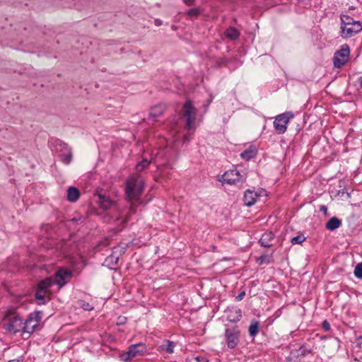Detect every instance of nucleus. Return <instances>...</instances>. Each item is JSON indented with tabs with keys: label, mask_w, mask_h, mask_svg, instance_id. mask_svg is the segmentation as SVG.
I'll return each instance as SVG.
<instances>
[{
	"label": "nucleus",
	"mask_w": 362,
	"mask_h": 362,
	"mask_svg": "<svg viewBox=\"0 0 362 362\" xmlns=\"http://www.w3.org/2000/svg\"><path fill=\"white\" fill-rule=\"evenodd\" d=\"M225 35L229 39L235 40L239 37L240 32L236 28L230 27L226 30Z\"/></svg>",
	"instance_id": "aec40b11"
},
{
	"label": "nucleus",
	"mask_w": 362,
	"mask_h": 362,
	"mask_svg": "<svg viewBox=\"0 0 362 362\" xmlns=\"http://www.w3.org/2000/svg\"><path fill=\"white\" fill-rule=\"evenodd\" d=\"M72 276V271L68 270L66 268H60L55 273V284H57L59 288H62L67 283Z\"/></svg>",
	"instance_id": "9d476101"
},
{
	"label": "nucleus",
	"mask_w": 362,
	"mask_h": 362,
	"mask_svg": "<svg viewBox=\"0 0 362 362\" xmlns=\"http://www.w3.org/2000/svg\"><path fill=\"white\" fill-rule=\"evenodd\" d=\"M9 362H15V361H9Z\"/></svg>",
	"instance_id": "79ce46f5"
},
{
	"label": "nucleus",
	"mask_w": 362,
	"mask_h": 362,
	"mask_svg": "<svg viewBox=\"0 0 362 362\" xmlns=\"http://www.w3.org/2000/svg\"><path fill=\"white\" fill-rule=\"evenodd\" d=\"M201 13V10L199 8H194L187 11V15L191 17L198 16Z\"/></svg>",
	"instance_id": "7c9ffc66"
},
{
	"label": "nucleus",
	"mask_w": 362,
	"mask_h": 362,
	"mask_svg": "<svg viewBox=\"0 0 362 362\" xmlns=\"http://www.w3.org/2000/svg\"><path fill=\"white\" fill-rule=\"evenodd\" d=\"M175 347V344L170 341H165L164 344L160 345V348L161 350L166 351L168 354L173 353V349Z\"/></svg>",
	"instance_id": "4be33fe9"
},
{
	"label": "nucleus",
	"mask_w": 362,
	"mask_h": 362,
	"mask_svg": "<svg viewBox=\"0 0 362 362\" xmlns=\"http://www.w3.org/2000/svg\"><path fill=\"white\" fill-rule=\"evenodd\" d=\"M183 116L186 119L185 127L187 129H192L196 119L197 110L189 100H187L183 105Z\"/></svg>",
	"instance_id": "39448f33"
},
{
	"label": "nucleus",
	"mask_w": 362,
	"mask_h": 362,
	"mask_svg": "<svg viewBox=\"0 0 362 362\" xmlns=\"http://www.w3.org/2000/svg\"><path fill=\"white\" fill-rule=\"evenodd\" d=\"M42 317L41 311H35L30 313L25 322H23L22 331L28 334H31L35 329L37 327L39 322Z\"/></svg>",
	"instance_id": "7ed1b4c3"
},
{
	"label": "nucleus",
	"mask_w": 362,
	"mask_h": 362,
	"mask_svg": "<svg viewBox=\"0 0 362 362\" xmlns=\"http://www.w3.org/2000/svg\"><path fill=\"white\" fill-rule=\"evenodd\" d=\"M245 296V291H241L236 297H235V300L237 301H240L243 299L244 296Z\"/></svg>",
	"instance_id": "f704fd0d"
},
{
	"label": "nucleus",
	"mask_w": 362,
	"mask_h": 362,
	"mask_svg": "<svg viewBox=\"0 0 362 362\" xmlns=\"http://www.w3.org/2000/svg\"><path fill=\"white\" fill-rule=\"evenodd\" d=\"M80 197L79 190L75 187H69L67 189V199L71 202H76Z\"/></svg>",
	"instance_id": "f3484780"
},
{
	"label": "nucleus",
	"mask_w": 362,
	"mask_h": 362,
	"mask_svg": "<svg viewBox=\"0 0 362 362\" xmlns=\"http://www.w3.org/2000/svg\"><path fill=\"white\" fill-rule=\"evenodd\" d=\"M54 284H55V280H53L51 277H47L38 283L37 288L48 293L49 288Z\"/></svg>",
	"instance_id": "4468645a"
},
{
	"label": "nucleus",
	"mask_w": 362,
	"mask_h": 362,
	"mask_svg": "<svg viewBox=\"0 0 362 362\" xmlns=\"http://www.w3.org/2000/svg\"><path fill=\"white\" fill-rule=\"evenodd\" d=\"M352 23L341 27V36L343 38H349L362 30V24L360 21H351Z\"/></svg>",
	"instance_id": "0eeeda50"
},
{
	"label": "nucleus",
	"mask_w": 362,
	"mask_h": 362,
	"mask_svg": "<svg viewBox=\"0 0 362 362\" xmlns=\"http://www.w3.org/2000/svg\"><path fill=\"white\" fill-rule=\"evenodd\" d=\"M293 117V115L288 112L281 114L276 117L274 122V127L275 131L278 134H284L287 129V124L289 119Z\"/></svg>",
	"instance_id": "6e6552de"
},
{
	"label": "nucleus",
	"mask_w": 362,
	"mask_h": 362,
	"mask_svg": "<svg viewBox=\"0 0 362 362\" xmlns=\"http://www.w3.org/2000/svg\"><path fill=\"white\" fill-rule=\"evenodd\" d=\"M223 182L229 185H241L245 180V177L241 175L236 169L226 172L222 175Z\"/></svg>",
	"instance_id": "423d86ee"
},
{
	"label": "nucleus",
	"mask_w": 362,
	"mask_h": 362,
	"mask_svg": "<svg viewBox=\"0 0 362 362\" xmlns=\"http://www.w3.org/2000/svg\"><path fill=\"white\" fill-rule=\"evenodd\" d=\"M127 322V317L124 316H119L117 320V325H122Z\"/></svg>",
	"instance_id": "473e14b6"
},
{
	"label": "nucleus",
	"mask_w": 362,
	"mask_h": 362,
	"mask_svg": "<svg viewBox=\"0 0 362 362\" xmlns=\"http://www.w3.org/2000/svg\"><path fill=\"white\" fill-rule=\"evenodd\" d=\"M240 332L237 327L232 328H226L225 330V335L227 341L228 347L234 349L239 342Z\"/></svg>",
	"instance_id": "1a4fd4ad"
},
{
	"label": "nucleus",
	"mask_w": 362,
	"mask_h": 362,
	"mask_svg": "<svg viewBox=\"0 0 362 362\" xmlns=\"http://www.w3.org/2000/svg\"><path fill=\"white\" fill-rule=\"evenodd\" d=\"M257 150L255 146H250L240 153V156L243 159L249 160L257 156Z\"/></svg>",
	"instance_id": "dca6fc26"
},
{
	"label": "nucleus",
	"mask_w": 362,
	"mask_h": 362,
	"mask_svg": "<svg viewBox=\"0 0 362 362\" xmlns=\"http://www.w3.org/2000/svg\"><path fill=\"white\" fill-rule=\"evenodd\" d=\"M182 1L187 6H192L194 2V0H182Z\"/></svg>",
	"instance_id": "4c0bfd02"
},
{
	"label": "nucleus",
	"mask_w": 362,
	"mask_h": 362,
	"mask_svg": "<svg viewBox=\"0 0 362 362\" xmlns=\"http://www.w3.org/2000/svg\"><path fill=\"white\" fill-rule=\"evenodd\" d=\"M350 49L348 45H343L340 49L334 53L333 57L334 66L338 69L343 67L349 60Z\"/></svg>",
	"instance_id": "20e7f679"
},
{
	"label": "nucleus",
	"mask_w": 362,
	"mask_h": 362,
	"mask_svg": "<svg viewBox=\"0 0 362 362\" xmlns=\"http://www.w3.org/2000/svg\"><path fill=\"white\" fill-rule=\"evenodd\" d=\"M62 160L65 164H69L72 159V153L70 150H69L68 153L64 155H62Z\"/></svg>",
	"instance_id": "c85d7f7f"
},
{
	"label": "nucleus",
	"mask_w": 362,
	"mask_h": 362,
	"mask_svg": "<svg viewBox=\"0 0 362 362\" xmlns=\"http://www.w3.org/2000/svg\"><path fill=\"white\" fill-rule=\"evenodd\" d=\"M235 313L237 314V317L235 318H231L230 316L228 317V320L230 321V322H237V321H239L241 318V312H240V310H235Z\"/></svg>",
	"instance_id": "2f4dec72"
},
{
	"label": "nucleus",
	"mask_w": 362,
	"mask_h": 362,
	"mask_svg": "<svg viewBox=\"0 0 362 362\" xmlns=\"http://www.w3.org/2000/svg\"><path fill=\"white\" fill-rule=\"evenodd\" d=\"M99 203L100 204V206L104 209H108L115 204L114 202L112 200H110V199L108 197H105L103 195L99 196Z\"/></svg>",
	"instance_id": "6ab92c4d"
},
{
	"label": "nucleus",
	"mask_w": 362,
	"mask_h": 362,
	"mask_svg": "<svg viewBox=\"0 0 362 362\" xmlns=\"http://www.w3.org/2000/svg\"><path fill=\"white\" fill-rule=\"evenodd\" d=\"M259 323L257 321H253L249 327V334L251 337H255L259 332Z\"/></svg>",
	"instance_id": "5701e85b"
},
{
	"label": "nucleus",
	"mask_w": 362,
	"mask_h": 362,
	"mask_svg": "<svg viewBox=\"0 0 362 362\" xmlns=\"http://www.w3.org/2000/svg\"><path fill=\"white\" fill-rule=\"evenodd\" d=\"M341 19V27H343V25H347L350 23H351V21H355L351 17L347 15H341L340 16Z\"/></svg>",
	"instance_id": "a878e982"
},
{
	"label": "nucleus",
	"mask_w": 362,
	"mask_h": 362,
	"mask_svg": "<svg viewBox=\"0 0 362 362\" xmlns=\"http://www.w3.org/2000/svg\"><path fill=\"white\" fill-rule=\"evenodd\" d=\"M187 362H209V361L203 356H192L187 359Z\"/></svg>",
	"instance_id": "cd10ccee"
},
{
	"label": "nucleus",
	"mask_w": 362,
	"mask_h": 362,
	"mask_svg": "<svg viewBox=\"0 0 362 362\" xmlns=\"http://www.w3.org/2000/svg\"><path fill=\"white\" fill-rule=\"evenodd\" d=\"M161 23H162V21H161L160 20H159V19H156V20H155V24H156V25H161Z\"/></svg>",
	"instance_id": "58836bf2"
},
{
	"label": "nucleus",
	"mask_w": 362,
	"mask_h": 362,
	"mask_svg": "<svg viewBox=\"0 0 362 362\" xmlns=\"http://www.w3.org/2000/svg\"><path fill=\"white\" fill-rule=\"evenodd\" d=\"M341 224V221L337 217H332L325 224V228L329 230H334Z\"/></svg>",
	"instance_id": "a211bd4d"
},
{
	"label": "nucleus",
	"mask_w": 362,
	"mask_h": 362,
	"mask_svg": "<svg viewBox=\"0 0 362 362\" xmlns=\"http://www.w3.org/2000/svg\"><path fill=\"white\" fill-rule=\"evenodd\" d=\"M258 197L259 195L256 192L250 189H247L243 197L245 204L247 206H252L256 202Z\"/></svg>",
	"instance_id": "f8f14e48"
},
{
	"label": "nucleus",
	"mask_w": 362,
	"mask_h": 362,
	"mask_svg": "<svg viewBox=\"0 0 362 362\" xmlns=\"http://www.w3.org/2000/svg\"><path fill=\"white\" fill-rule=\"evenodd\" d=\"M305 240V238L303 235H297L291 238V243L293 245L300 244L303 243Z\"/></svg>",
	"instance_id": "c756f323"
},
{
	"label": "nucleus",
	"mask_w": 362,
	"mask_h": 362,
	"mask_svg": "<svg viewBox=\"0 0 362 362\" xmlns=\"http://www.w3.org/2000/svg\"><path fill=\"white\" fill-rule=\"evenodd\" d=\"M272 255H262L259 258H257V262L259 264H270L272 262Z\"/></svg>",
	"instance_id": "393cba45"
},
{
	"label": "nucleus",
	"mask_w": 362,
	"mask_h": 362,
	"mask_svg": "<svg viewBox=\"0 0 362 362\" xmlns=\"http://www.w3.org/2000/svg\"><path fill=\"white\" fill-rule=\"evenodd\" d=\"M2 326L7 332L16 334L18 332L22 331L23 320L19 315L12 314L4 320Z\"/></svg>",
	"instance_id": "f03ea898"
},
{
	"label": "nucleus",
	"mask_w": 362,
	"mask_h": 362,
	"mask_svg": "<svg viewBox=\"0 0 362 362\" xmlns=\"http://www.w3.org/2000/svg\"><path fill=\"white\" fill-rule=\"evenodd\" d=\"M112 258H113V256H110V257H109V259H112Z\"/></svg>",
	"instance_id": "a19ab883"
},
{
	"label": "nucleus",
	"mask_w": 362,
	"mask_h": 362,
	"mask_svg": "<svg viewBox=\"0 0 362 362\" xmlns=\"http://www.w3.org/2000/svg\"><path fill=\"white\" fill-rule=\"evenodd\" d=\"M322 327L325 331H329L330 329V325L327 320H324L322 322Z\"/></svg>",
	"instance_id": "72a5a7b5"
},
{
	"label": "nucleus",
	"mask_w": 362,
	"mask_h": 362,
	"mask_svg": "<svg viewBox=\"0 0 362 362\" xmlns=\"http://www.w3.org/2000/svg\"><path fill=\"white\" fill-rule=\"evenodd\" d=\"M129 211H131L132 214L134 213V211L132 206L130 207Z\"/></svg>",
	"instance_id": "ea45409f"
},
{
	"label": "nucleus",
	"mask_w": 362,
	"mask_h": 362,
	"mask_svg": "<svg viewBox=\"0 0 362 362\" xmlns=\"http://www.w3.org/2000/svg\"><path fill=\"white\" fill-rule=\"evenodd\" d=\"M165 110V106L163 104H159L153 107L149 112V116L155 119L159 116L162 115Z\"/></svg>",
	"instance_id": "2eb2a0df"
},
{
	"label": "nucleus",
	"mask_w": 362,
	"mask_h": 362,
	"mask_svg": "<svg viewBox=\"0 0 362 362\" xmlns=\"http://www.w3.org/2000/svg\"><path fill=\"white\" fill-rule=\"evenodd\" d=\"M320 211L323 212L325 214H327V207L325 205H321L320 206Z\"/></svg>",
	"instance_id": "e433bc0d"
},
{
	"label": "nucleus",
	"mask_w": 362,
	"mask_h": 362,
	"mask_svg": "<svg viewBox=\"0 0 362 362\" xmlns=\"http://www.w3.org/2000/svg\"><path fill=\"white\" fill-rule=\"evenodd\" d=\"M47 293L45 292L44 291H41L37 288L35 296L38 305H41L45 304V295Z\"/></svg>",
	"instance_id": "412c9836"
},
{
	"label": "nucleus",
	"mask_w": 362,
	"mask_h": 362,
	"mask_svg": "<svg viewBox=\"0 0 362 362\" xmlns=\"http://www.w3.org/2000/svg\"><path fill=\"white\" fill-rule=\"evenodd\" d=\"M354 273L356 278L362 279V263H359L356 266Z\"/></svg>",
	"instance_id": "bb28decb"
},
{
	"label": "nucleus",
	"mask_w": 362,
	"mask_h": 362,
	"mask_svg": "<svg viewBox=\"0 0 362 362\" xmlns=\"http://www.w3.org/2000/svg\"><path fill=\"white\" fill-rule=\"evenodd\" d=\"M82 307H83V308L84 310H93V307H91V306L89 305V303L83 304V305H82Z\"/></svg>",
	"instance_id": "c9c22d12"
},
{
	"label": "nucleus",
	"mask_w": 362,
	"mask_h": 362,
	"mask_svg": "<svg viewBox=\"0 0 362 362\" xmlns=\"http://www.w3.org/2000/svg\"><path fill=\"white\" fill-rule=\"evenodd\" d=\"M274 238V235L272 232H265L259 240L260 245L264 247H270L272 246V240Z\"/></svg>",
	"instance_id": "ddd939ff"
},
{
	"label": "nucleus",
	"mask_w": 362,
	"mask_h": 362,
	"mask_svg": "<svg viewBox=\"0 0 362 362\" xmlns=\"http://www.w3.org/2000/svg\"><path fill=\"white\" fill-rule=\"evenodd\" d=\"M144 182L139 174H134L126 181L125 194L129 201H137L143 193Z\"/></svg>",
	"instance_id": "f257e3e1"
},
{
	"label": "nucleus",
	"mask_w": 362,
	"mask_h": 362,
	"mask_svg": "<svg viewBox=\"0 0 362 362\" xmlns=\"http://www.w3.org/2000/svg\"><path fill=\"white\" fill-rule=\"evenodd\" d=\"M150 164V161L146 158L143 159L136 166V170L137 172H141L144 169L147 168Z\"/></svg>",
	"instance_id": "b1692460"
},
{
	"label": "nucleus",
	"mask_w": 362,
	"mask_h": 362,
	"mask_svg": "<svg viewBox=\"0 0 362 362\" xmlns=\"http://www.w3.org/2000/svg\"><path fill=\"white\" fill-rule=\"evenodd\" d=\"M145 348L144 346L141 344H133L131 345L129 348V351L127 352L128 357L127 360L131 359L137 356L141 355L143 352H144Z\"/></svg>",
	"instance_id": "9b49d317"
}]
</instances>
